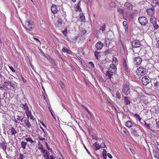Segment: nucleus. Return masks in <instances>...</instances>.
<instances>
[{"label": "nucleus", "instance_id": "2", "mask_svg": "<svg viewBox=\"0 0 159 159\" xmlns=\"http://www.w3.org/2000/svg\"><path fill=\"white\" fill-rule=\"evenodd\" d=\"M132 91L134 94H137V97H135L136 101L146 105L148 104L149 102L148 101V97L147 96L144 95L142 93H137V91L134 90L132 89Z\"/></svg>", "mask_w": 159, "mask_h": 159}, {"label": "nucleus", "instance_id": "18", "mask_svg": "<svg viewBox=\"0 0 159 159\" xmlns=\"http://www.w3.org/2000/svg\"><path fill=\"white\" fill-rule=\"evenodd\" d=\"M16 116L17 120L22 122L25 117V115L21 113H17Z\"/></svg>", "mask_w": 159, "mask_h": 159}, {"label": "nucleus", "instance_id": "63", "mask_svg": "<svg viewBox=\"0 0 159 159\" xmlns=\"http://www.w3.org/2000/svg\"><path fill=\"white\" fill-rule=\"evenodd\" d=\"M156 46L157 48H159V40L157 41Z\"/></svg>", "mask_w": 159, "mask_h": 159}, {"label": "nucleus", "instance_id": "62", "mask_svg": "<svg viewBox=\"0 0 159 159\" xmlns=\"http://www.w3.org/2000/svg\"><path fill=\"white\" fill-rule=\"evenodd\" d=\"M136 118L138 119L139 121V122L141 121L142 119L141 118V117H140V116H139V115L138 116H137V117Z\"/></svg>", "mask_w": 159, "mask_h": 159}, {"label": "nucleus", "instance_id": "61", "mask_svg": "<svg viewBox=\"0 0 159 159\" xmlns=\"http://www.w3.org/2000/svg\"><path fill=\"white\" fill-rule=\"evenodd\" d=\"M89 64H90V65L91 66H92V67H94V64H93V63L92 62V61L90 62H89Z\"/></svg>", "mask_w": 159, "mask_h": 159}, {"label": "nucleus", "instance_id": "31", "mask_svg": "<svg viewBox=\"0 0 159 159\" xmlns=\"http://www.w3.org/2000/svg\"><path fill=\"white\" fill-rule=\"evenodd\" d=\"M124 101L125 102V104L126 105L129 104L130 103V98L129 97H125Z\"/></svg>", "mask_w": 159, "mask_h": 159}, {"label": "nucleus", "instance_id": "26", "mask_svg": "<svg viewBox=\"0 0 159 159\" xmlns=\"http://www.w3.org/2000/svg\"><path fill=\"white\" fill-rule=\"evenodd\" d=\"M120 52L122 54H124L125 53V48L124 46H123L122 42L121 41L120 43Z\"/></svg>", "mask_w": 159, "mask_h": 159}, {"label": "nucleus", "instance_id": "53", "mask_svg": "<svg viewBox=\"0 0 159 159\" xmlns=\"http://www.w3.org/2000/svg\"><path fill=\"white\" fill-rule=\"evenodd\" d=\"M99 66V68H100V70L102 73H104V69H103V67H102V66H101V65H100Z\"/></svg>", "mask_w": 159, "mask_h": 159}, {"label": "nucleus", "instance_id": "52", "mask_svg": "<svg viewBox=\"0 0 159 159\" xmlns=\"http://www.w3.org/2000/svg\"><path fill=\"white\" fill-rule=\"evenodd\" d=\"M9 67L10 70H11L13 72H16V70H15L12 66H9Z\"/></svg>", "mask_w": 159, "mask_h": 159}, {"label": "nucleus", "instance_id": "54", "mask_svg": "<svg viewBox=\"0 0 159 159\" xmlns=\"http://www.w3.org/2000/svg\"><path fill=\"white\" fill-rule=\"evenodd\" d=\"M156 128L157 129H159V121L156 122Z\"/></svg>", "mask_w": 159, "mask_h": 159}, {"label": "nucleus", "instance_id": "25", "mask_svg": "<svg viewBox=\"0 0 159 159\" xmlns=\"http://www.w3.org/2000/svg\"><path fill=\"white\" fill-rule=\"evenodd\" d=\"M138 56H139L141 58L143 57L144 59H146L145 57H144L145 56V57L146 55H147L143 50H140L139 53H138Z\"/></svg>", "mask_w": 159, "mask_h": 159}, {"label": "nucleus", "instance_id": "30", "mask_svg": "<svg viewBox=\"0 0 159 159\" xmlns=\"http://www.w3.org/2000/svg\"><path fill=\"white\" fill-rule=\"evenodd\" d=\"M62 51L63 52H66L70 54H71L72 53V52L66 48H63L62 49Z\"/></svg>", "mask_w": 159, "mask_h": 159}, {"label": "nucleus", "instance_id": "15", "mask_svg": "<svg viewBox=\"0 0 159 159\" xmlns=\"http://www.w3.org/2000/svg\"><path fill=\"white\" fill-rule=\"evenodd\" d=\"M142 82L143 84L145 85H146L150 82L149 78L147 76H144L142 79Z\"/></svg>", "mask_w": 159, "mask_h": 159}, {"label": "nucleus", "instance_id": "50", "mask_svg": "<svg viewBox=\"0 0 159 159\" xmlns=\"http://www.w3.org/2000/svg\"><path fill=\"white\" fill-rule=\"evenodd\" d=\"M49 110H50V113H51V115H52V117H53V119L55 120H56V118L54 116V115L53 114L52 112V111L51 110V109H50V108H49Z\"/></svg>", "mask_w": 159, "mask_h": 159}, {"label": "nucleus", "instance_id": "47", "mask_svg": "<svg viewBox=\"0 0 159 159\" xmlns=\"http://www.w3.org/2000/svg\"><path fill=\"white\" fill-rule=\"evenodd\" d=\"M117 11L118 12L121 14H123L124 12V10L120 8H118L117 10Z\"/></svg>", "mask_w": 159, "mask_h": 159}, {"label": "nucleus", "instance_id": "20", "mask_svg": "<svg viewBox=\"0 0 159 159\" xmlns=\"http://www.w3.org/2000/svg\"><path fill=\"white\" fill-rule=\"evenodd\" d=\"M103 46V44L100 41L97 42L95 45V47L97 50H100Z\"/></svg>", "mask_w": 159, "mask_h": 159}, {"label": "nucleus", "instance_id": "5", "mask_svg": "<svg viewBox=\"0 0 159 159\" xmlns=\"http://www.w3.org/2000/svg\"><path fill=\"white\" fill-rule=\"evenodd\" d=\"M99 143L100 144H99V143L98 142H96L93 144V147L94 150L96 151L100 148H104L105 147V143L103 141L102 142L100 141Z\"/></svg>", "mask_w": 159, "mask_h": 159}, {"label": "nucleus", "instance_id": "29", "mask_svg": "<svg viewBox=\"0 0 159 159\" xmlns=\"http://www.w3.org/2000/svg\"><path fill=\"white\" fill-rule=\"evenodd\" d=\"M10 130H11L10 134L11 135H13L15 136V134L17 133L16 130L13 127L11 126L10 127Z\"/></svg>", "mask_w": 159, "mask_h": 159}, {"label": "nucleus", "instance_id": "17", "mask_svg": "<svg viewBox=\"0 0 159 159\" xmlns=\"http://www.w3.org/2000/svg\"><path fill=\"white\" fill-rule=\"evenodd\" d=\"M123 64L124 68L125 70L127 72H129L130 69L128 66V63L127 62L126 60L123 58Z\"/></svg>", "mask_w": 159, "mask_h": 159}, {"label": "nucleus", "instance_id": "38", "mask_svg": "<svg viewBox=\"0 0 159 159\" xmlns=\"http://www.w3.org/2000/svg\"><path fill=\"white\" fill-rule=\"evenodd\" d=\"M27 142L24 141H22L21 143V147L24 149L26 148V146L27 144Z\"/></svg>", "mask_w": 159, "mask_h": 159}, {"label": "nucleus", "instance_id": "42", "mask_svg": "<svg viewBox=\"0 0 159 159\" xmlns=\"http://www.w3.org/2000/svg\"><path fill=\"white\" fill-rule=\"evenodd\" d=\"M99 54H100V52H98L97 51H95L94 52V55L97 59H98V58L100 57V56L99 55Z\"/></svg>", "mask_w": 159, "mask_h": 159}, {"label": "nucleus", "instance_id": "44", "mask_svg": "<svg viewBox=\"0 0 159 159\" xmlns=\"http://www.w3.org/2000/svg\"><path fill=\"white\" fill-rule=\"evenodd\" d=\"M82 106L83 107V108L85 109V110L87 111L88 112V113L91 116H92V113H91L90 111H89V110L85 106H84L83 105H82Z\"/></svg>", "mask_w": 159, "mask_h": 159}, {"label": "nucleus", "instance_id": "36", "mask_svg": "<svg viewBox=\"0 0 159 159\" xmlns=\"http://www.w3.org/2000/svg\"><path fill=\"white\" fill-rule=\"evenodd\" d=\"M59 84L60 85V86L62 89L65 90L66 89L65 85L61 81H60L59 82Z\"/></svg>", "mask_w": 159, "mask_h": 159}, {"label": "nucleus", "instance_id": "60", "mask_svg": "<svg viewBox=\"0 0 159 159\" xmlns=\"http://www.w3.org/2000/svg\"><path fill=\"white\" fill-rule=\"evenodd\" d=\"M36 41L38 42L40 44H41V42L37 38L35 37H34L33 38Z\"/></svg>", "mask_w": 159, "mask_h": 159}, {"label": "nucleus", "instance_id": "43", "mask_svg": "<svg viewBox=\"0 0 159 159\" xmlns=\"http://www.w3.org/2000/svg\"><path fill=\"white\" fill-rule=\"evenodd\" d=\"M43 156L46 158V159H49V155L48 151L46 152L45 153H44V154H43Z\"/></svg>", "mask_w": 159, "mask_h": 159}, {"label": "nucleus", "instance_id": "32", "mask_svg": "<svg viewBox=\"0 0 159 159\" xmlns=\"http://www.w3.org/2000/svg\"><path fill=\"white\" fill-rule=\"evenodd\" d=\"M154 88L156 90L159 91V81H157L155 82Z\"/></svg>", "mask_w": 159, "mask_h": 159}, {"label": "nucleus", "instance_id": "6", "mask_svg": "<svg viewBox=\"0 0 159 159\" xmlns=\"http://www.w3.org/2000/svg\"><path fill=\"white\" fill-rule=\"evenodd\" d=\"M0 147L4 151L7 148V143L2 135H0Z\"/></svg>", "mask_w": 159, "mask_h": 159}, {"label": "nucleus", "instance_id": "56", "mask_svg": "<svg viewBox=\"0 0 159 159\" xmlns=\"http://www.w3.org/2000/svg\"><path fill=\"white\" fill-rule=\"evenodd\" d=\"M62 33L65 36H66L67 34V29H65L62 31Z\"/></svg>", "mask_w": 159, "mask_h": 159}, {"label": "nucleus", "instance_id": "12", "mask_svg": "<svg viewBox=\"0 0 159 159\" xmlns=\"http://www.w3.org/2000/svg\"><path fill=\"white\" fill-rule=\"evenodd\" d=\"M22 100L20 101L21 104L20 107L23 109V111H25V113L26 114L27 112L30 111L29 110V107L27 104L26 103H23L22 102Z\"/></svg>", "mask_w": 159, "mask_h": 159}, {"label": "nucleus", "instance_id": "14", "mask_svg": "<svg viewBox=\"0 0 159 159\" xmlns=\"http://www.w3.org/2000/svg\"><path fill=\"white\" fill-rule=\"evenodd\" d=\"M117 70V68L116 65L113 63L111 64L108 68V70L112 73L115 74Z\"/></svg>", "mask_w": 159, "mask_h": 159}, {"label": "nucleus", "instance_id": "41", "mask_svg": "<svg viewBox=\"0 0 159 159\" xmlns=\"http://www.w3.org/2000/svg\"><path fill=\"white\" fill-rule=\"evenodd\" d=\"M9 84L13 88H15L16 87V83L15 82L11 83V82L9 81Z\"/></svg>", "mask_w": 159, "mask_h": 159}, {"label": "nucleus", "instance_id": "23", "mask_svg": "<svg viewBox=\"0 0 159 159\" xmlns=\"http://www.w3.org/2000/svg\"><path fill=\"white\" fill-rule=\"evenodd\" d=\"M106 24L105 23H103L99 28V29L98 30V33H100L101 32L102 33L103 32L106 30Z\"/></svg>", "mask_w": 159, "mask_h": 159}, {"label": "nucleus", "instance_id": "21", "mask_svg": "<svg viewBox=\"0 0 159 159\" xmlns=\"http://www.w3.org/2000/svg\"><path fill=\"white\" fill-rule=\"evenodd\" d=\"M23 120L26 128H27L28 129H30L31 127V125L27 118L24 119Z\"/></svg>", "mask_w": 159, "mask_h": 159}, {"label": "nucleus", "instance_id": "13", "mask_svg": "<svg viewBox=\"0 0 159 159\" xmlns=\"http://www.w3.org/2000/svg\"><path fill=\"white\" fill-rule=\"evenodd\" d=\"M150 20L151 23L153 24L154 28L155 29H157L158 28L159 26L157 24L156 19L154 16L151 17Z\"/></svg>", "mask_w": 159, "mask_h": 159}, {"label": "nucleus", "instance_id": "1", "mask_svg": "<svg viewBox=\"0 0 159 159\" xmlns=\"http://www.w3.org/2000/svg\"><path fill=\"white\" fill-rule=\"evenodd\" d=\"M57 5L52 4L51 7V11L54 15L55 17L59 16H63L65 17V14L63 11H61L58 10L57 6L59 7L61 5V0H56Z\"/></svg>", "mask_w": 159, "mask_h": 159}, {"label": "nucleus", "instance_id": "55", "mask_svg": "<svg viewBox=\"0 0 159 159\" xmlns=\"http://www.w3.org/2000/svg\"><path fill=\"white\" fill-rule=\"evenodd\" d=\"M110 52V51L109 50H107L106 51L104 52V53L105 55H107Z\"/></svg>", "mask_w": 159, "mask_h": 159}, {"label": "nucleus", "instance_id": "49", "mask_svg": "<svg viewBox=\"0 0 159 159\" xmlns=\"http://www.w3.org/2000/svg\"><path fill=\"white\" fill-rule=\"evenodd\" d=\"M102 64H105L107 63V61L106 59H104L102 61Z\"/></svg>", "mask_w": 159, "mask_h": 159}, {"label": "nucleus", "instance_id": "33", "mask_svg": "<svg viewBox=\"0 0 159 159\" xmlns=\"http://www.w3.org/2000/svg\"><path fill=\"white\" fill-rule=\"evenodd\" d=\"M125 126L129 128H131L133 126V124L131 121L128 120L125 123Z\"/></svg>", "mask_w": 159, "mask_h": 159}, {"label": "nucleus", "instance_id": "48", "mask_svg": "<svg viewBox=\"0 0 159 159\" xmlns=\"http://www.w3.org/2000/svg\"><path fill=\"white\" fill-rule=\"evenodd\" d=\"M20 76L21 79L22 80L23 82L24 83H26L27 81L24 78V77L21 74L20 75Z\"/></svg>", "mask_w": 159, "mask_h": 159}, {"label": "nucleus", "instance_id": "19", "mask_svg": "<svg viewBox=\"0 0 159 159\" xmlns=\"http://www.w3.org/2000/svg\"><path fill=\"white\" fill-rule=\"evenodd\" d=\"M146 11L148 14L151 17L154 16L155 13V9L154 8L152 7L148 9Z\"/></svg>", "mask_w": 159, "mask_h": 159}, {"label": "nucleus", "instance_id": "64", "mask_svg": "<svg viewBox=\"0 0 159 159\" xmlns=\"http://www.w3.org/2000/svg\"><path fill=\"white\" fill-rule=\"evenodd\" d=\"M108 157L110 158H112V156L110 154V153H108L107 154Z\"/></svg>", "mask_w": 159, "mask_h": 159}, {"label": "nucleus", "instance_id": "40", "mask_svg": "<svg viewBox=\"0 0 159 159\" xmlns=\"http://www.w3.org/2000/svg\"><path fill=\"white\" fill-rule=\"evenodd\" d=\"M123 25L124 27V29L125 31H127L128 30V25L126 21H124L123 22Z\"/></svg>", "mask_w": 159, "mask_h": 159}, {"label": "nucleus", "instance_id": "37", "mask_svg": "<svg viewBox=\"0 0 159 159\" xmlns=\"http://www.w3.org/2000/svg\"><path fill=\"white\" fill-rule=\"evenodd\" d=\"M25 140L27 142H29L31 144L34 143V141L30 137H28L25 138Z\"/></svg>", "mask_w": 159, "mask_h": 159}, {"label": "nucleus", "instance_id": "24", "mask_svg": "<svg viewBox=\"0 0 159 159\" xmlns=\"http://www.w3.org/2000/svg\"><path fill=\"white\" fill-rule=\"evenodd\" d=\"M9 81L8 82H4L2 84V86L0 87V89H3L4 90H7L8 89V87L9 86Z\"/></svg>", "mask_w": 159, "mask_h": 159}, {"label": "nucleus", "instance_id": "9", "mask_svg": "<svg viewBox=\"0 0 159 159\" xmlns=\"http://www.w3.org/2000/svg\"><path fill=\"white\" fill-rule=\"evenodd\" d=\"M136 73L139 76H142L146 73V70L145 68L140 66L137 69Z\"/></svg>", "mask_w": 159, "mask_h": 159}, {"label": "nucleus", "instance_id": "7", "mask_svg": "<svg viewBox=\"0 0 159 159\" xmlns=\"http://www.w3.org/2000/svg\"><path fill=\"white\" fill-rule=\"evenodd\" d=\"M24 27L27 30L31 31L33 30L34 27V25L32 22L31 21H25L24 24H22Z\"/></svg>", "mask_w": 159, "mask_h": 159}, {"label": "nucleus", "instance_id": "3", "mask_svg": "<svg viewBox=\"0 0 159 159\" xmlns=\"http://www.w3.org/2000/svg\"><path fill=\"white\" fill-rule=\"evenodd\" d=\"M132 57L133 58L134 62L135 64L139 65L141 64L142 61V58L139 56H138V53L133 51Z\"/></svg>", "mask_w": 159, "mask_h": 159}, {"label": "nucleus", "instance_id": "57", "mask_svg": "<svg viewBox=\"0 0 159 159\" xmlns=\"http://www.w3.org/2000/svg\"><path fill=\"white\" fill-rule=\"evenodd\" d=\"M20 159H24L23 158H24L25 157L24 155L21 153H20Z\"/></svg>", "mask_w": 159, "mask_h": 159}, {"label": "nucleus", "instance_id": "45", "mask_svg": "<svg viewBox=\"0 0 159 159\" xmlns=\"http://www.w3.org/2000/svg\"><path fill=\"white\" fill-rule=\"evenodd\" d=\"M116 96L119 99H120L121 98V95L118 91L116 93Z\"/></svg>", "mask_w": 159, "mask_h": 159}, {"label": "nucleus", "instance_id": "22", "mask_svg": "<svg viewBox=\"0 0 159 159\" xmlns=\"http://www.w3.org/2000/svg\"><path fill=\"white\" fill-rule=\"evenodd\" d=\"M106 75L107 77L110 79L111 81L112 82V81H113V79L112 76L114 75L113 73H111L109 70H107L106 71Z\"/></svg>", "mask_w": 159, "mask_h": 159}, {"label": "nucleus", "instance_id": "59", "mask_svg": "<svg viewBox=\"0 0 159 159\" xmlns=\"http://www.w3.org/2000/svg\"><path fill=\"white\" fill-rule=\"evenodd\" d=\"M145 125L146 126L148 129H149L150 128V124H148L147 123L145 122Z\"/></svg>", "mask_w": 159, "mask_h": 159}, {"label": "nucleus", "instance_id": "35", "mask_svg": "<svg viewBox=\"0 0 159 159\" xmlns=\"http://www.w3.org/2000/svg\"><path fill=\"white\" fill-rule=\"evenodd\" d=\"M118 60L116 57H113L112 58V62L115 65H117L118 64Z\"/></svg>", "mask_w": 159, "mask_h": 159}, {"label": "nucleus", "instance_id": "11", "mask_svg": "<svg viewBox=\"0 0 159 159\" xmlns=\"http://www.w3.org/2000/svg\"><path fill=\"white\" fill-rule=\"evenodd\" d=\"M138 20L139 23L142 25H145L148 23V20L147 18L145 16L140 17Z\"/></svg>", "mask_w": 159, "mask_h": 159}, {"label": "nucleus", "instance_id": "10", "mask_svg": "<svg viewBox=\"0 0 159 159\" xmlns=\"http://www.w3.org/2000/svg\"><path fill=\"white\" fill-rule=\"evenodd\" d=\"M139 126L136 125L133 126V127L130 129V132L131 134L134 136L138 135V131H139Z\"/></svg>", "mask_w": 159, "mask_h": 159}, {"label": "nucleus", "instance_id": "4", "mask_svg": "<svg viewBox=\"0 0 159 159\" xmlns=\"http://www.w3.org/2000/svg\"><path fill=\"white\" fill-rule=\"evenodd\" d=\"M122 90L123 93L126 95H130V96L133 95V94L130 93L131 90L128 84H125L122 87Z\"/></svg>", "mask_w": 159, "mask_h": 159}, {"label": "nucleus", "instance_id": "58", "mask_svg": "<svg viewBox=\"0 0 159 159\" xmlns=\"http://www.w3.org/2000/svg\"><path fill=\"white\" fill-rule=\"evenodd\" d=\"M39 139L40 141H43L45 139L44 138H43L41 136H39Z\"/></svg>", "mask_w": 159, "mask_h": 159}, {"label": "nucleus", "instance_id": "27", "mask_svg": "<svg viewBox=\"0 0 159 159\" xmlns=\"http://www.w3.org/2000/svg\"><path fill=\"white\" fill-rule=\"evenodd\" d=\"M124 6L127 7L129 10H132L133 7V5L131 3L128 2H126Z\"/></svg>", "mask_w": 159, "mask_h": 159}, {"label": "nucleus", "instance_id": "8", "mask_svg": "<svg viewBox=\"0 0 159 159\" xmlns=\"http://www.w3.org/2000/svg\"><path fill=\"white\" fill-rule=\"evenodd\" d=\"M62 17H64L58 16L54 19V22L56 27L58 28L62 26V20L61 18Z\"/></svg>", "mask_w": 159, "mask_h": 159}, {"label": "nucleus", "instance_id": "39", "mask_svg": "<svg viewBox=\"0 0 159 159\" xmlns=\"http://www.w3.org/2000/svg\"><path fill=\"white\" fill-rule=\"evenodd\" d=\"M152 153L155 158H158V157H159V155L156 150H153Z\"/></svg>", "mask_w": 159, "mask_h": 159}, {"label": "nucleus", "instance_id": "46", "mask_svg": "<svg viewBox=\"0 0 159 159\" xmlns=\"http://www.w3.org/2000/svg\"><path fill=\"white\" fill-rule=\"evenodd\" d=\"M80 32L83 34H85L86 33V31L84 28H81L80 30Z\"/></svg>", "mask_w": 159, "mask_h": 159}, {"label": "nucleus", "instance_id": "16", "mask_svg": "<svg viewBox=\"0 0 159 159\" xmlns=\"http://www.w3.org/2000/svg\"><path fill=\"white\" fill-rule=\"evenodd\" d=\"M132 46L133 48H137L140 47V43L139 41L138 40L133 41L132 43Z\"/></svg>", "mask_w": 159, "mask_h": 159}, {"label": "nucleus", "instance_id": "34", "mask_svg": "<svg viewBox=\"0 0 159 159\" xmlns=\"http://www.w3.org/2000/svg\"><path fill=\"white\" fill-rule=\"evenodd\" d=\"M80 18L81 21L83 22L85 21V17L83 13H80L79 14Z\"/></svg>", "mask_w": 159, "mask_h": 159}, {"label": "nucleus", "instance_id": "28", "mask_svg": "<svg viewBox=\"0 0 159 159\" xmlns=\"http://www.w3.org/2000/svg\"><path fill=\"white\" fill-rule=\"evenodd\" d=\"M26 114L27 117V119L29 118V117H30V119L32 120H34V116L32 115V113L31 111L27 112V113Z\"/></svg>", "mask_w": 159, "mask_h": 159}, {"label": "nucleus", "instance_id": "51", "mask_svg": "<svg viewBox=\"0 0 159 159\" xmlns=\"http://www.w3.org/2000/svg\"><path fill=\"white\" fill-rule=\"evenodd\" d=\"M40 151L42 153H43L44 154L46 152H48V151L47 150L43 149V148H42V149Z\"/></svg>", "mask_w": 159, "mask_h": 159}]
</instances>
